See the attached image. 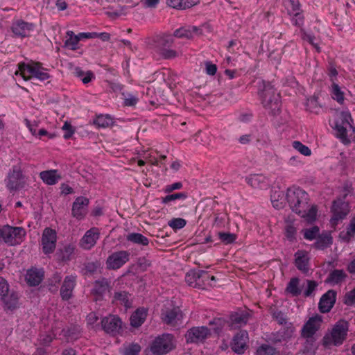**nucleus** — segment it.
<instances>
[{
    "label": "nucleus",
    "instance_id": "f257e3e1",
    "mask_svg": "<svg viewBox=\"0 0 355 355\" xmlns=\"http://www.w3.org/2000/svg\"><path fill=\"white\" fill-rule=\"evenodd\" d=\"M18 69L15 75H20L25 81L36 79L41 82L51 78L48 69L43 67L40 62L30 60L28 62H20L17 64Z\"/></svg>",
    "mask_w": 355,
    "mask_h": 355
},
{
    "label": "nucleus",
    "instance_id": "f03ea898",
    "mask_svg": "<svg viewBox=\"0 0 355 355\" xmlns=\"http://www.w3.org/2000/svg\"><path fill=\"white\" fill-rule=\"evenodd\" d=\"M349 331V324L345 320L336 322L331 329L325 334L322 338V345L325 347L329 346H340L347 338Z\"/></svg>",
    "mask_w": 355,
    "mask_h": 355
},
{
    "label": "nucleus",
    "instance_id": "7ed1b4c3",
    "mask_svg": "<svg viewBox=\"0 0 355 355\" xmlns=\"http://www.w3.org/2000/svg\"><path fill=\"white\" fill-rule=\"evenodd\" d=\"M155 48L164 59H173L178 56V51L172 49L178 43L173 36L168 33H162L156 35L153 40Z\"/></svg>",
    "mask_w": 355,
    "mask_h": 355
},
{
    "label": "nucleus",
    "instance_id": "20e7f679",
    "mask_svg": "<svg viewBox=\"0 0 355 355\" xmlns=\"http://www.w3.org/2000/svg\"><path fill=\"white\" fill-rule=\"evenodd\" d=\"M286 200L293 211L303 212L302 208L307 207L309 194L298 187H291L287 189Z\"/></svg>",
    "mask_w": 355,
    "mask_h": 355
},
{
    "label": "nucleus",
    "instance_id": "39448f33",
    "mask_svg": "<svg viewBox=\"0 0 355 355\" xmlns=\"http://www.w3.org/2000/svg\"><path fill=\"white\" fill-rule=\"evenodd\" d=\"M176 347V340L171 334H162L156 337L150 345V351L154 355H164Z\"/></svg>",
    "mask_w": 355,
    "mask_h": 355
},
{
    "label": "nucleus",
    "instance_id": "423d86ee",
    "mask_svg": "<svg viewBox=\"0 0 355 355\" xmlns=\"http://www.w3.org/2000/svg\"><path fill=\"white\" fill-rule=\"evenodd\" d=\"M259 95L261 98V103L266 108H270L272 105L275 107L272 110L273 114H276L277 112L279 110V95H275V89L272 85L268 82L262 81L261 85L259 86Z\"/></svg>",
    "mask_w": 355,
    "mask_h": 355
},
{
    "label": "nucleus",
    "instance_id": "0eeeda50",
    "mask_svg": "<svg viewBox=\"0 0 355 355\" xmlns=\"http://www.w3.org/2000/svg\"><path fill=\"white\" fill-rule=\"evenodd\" d=\"M352 118L349 112H341L335 121L334 130L336 132V137L343 142L348 141L347 130L352 128Z\"/></svg>",
    "mask_w": 355,
    "mask_h": 355
},
{
    "label": "nucleus",
    "instance_id": "6e6552de",
    "mask_svg": "<svg viewBox=\"0 0 355 355\" xmlns=\"http://www.w3.org/2000/svg\"><path fill=\"white\" fill-rule=\"evenodd\" d=\"M26 236V231L21 227H12L8 225L2 227V239L9 245L20 243Z\"/></svg>",
    "mask_w": 355,
    "mask_h": 355
},
{
    "label": "nucleus",
    "instance_id": "1a4fd4ad",
    "mask_svg": "<svg viewBox=\"0 0 355 355\" xmlns=\"http://www.w3.org/2000/svg\"><path fill=\"white\" fill-rule=\"evenodd\" d=\"M211 335L210 329L205 327H193L190 328L185 334L187 343H203Z\"/></svg>",
    "mask_w": 355,
    "mask_h": 355
},
{
    "label": "nucleus",
    "instance_id": "9d476101",
    "mask_svg": "<svg viewBox=\"0 0 355 355\" xmlns=\"http://www.w3.org/2000/svg\"><path fill=\"white\" fill-rule=\"evenodd\" d=\"M56 243V231L50 227H46L43 231L41 240L42 252L45 254H52L55 249Z\"/></svg>",
    "mask_w": 355,
    "mask_h": 355
},
{
    "label": "nucleus",
    "instance_id": "9b49d317",
    "mask_svg": "<svg viewBox=\"0 0 355 355\" xmlns=\"http://www.w3.org/2000/svg\"><path fill=\"white\" fill-rule=\"evenodd\" d=\"M130 256V253L126 250H120L112 253L106 260L107 268L119 269L129 261Z\"/></svg>",
    "mask_w": 355,
    "mask_h": 355
},
{
    "label": "nucleus",
    "instance_id": "f8f14e48",
    "mask_svg": "<svg viewBox=\"0 0 355 355\" xmlns=\"http://www.w3.org/2000/svg\"><path fill=\"white\" fill-rule=\"evenodd\" d=\"M322 322V316L318 314L309 318L302 328V337L304 338H313V336L320 329Z\"/></svg>",
    "mask_w": 355,
    "mask_h": 355
},
{
    "label": "nucleus",
    "instance_id": "ddd939ff",
    "mask_svg": "<svg viewBox=\"0 0 355 355\" xmlns=\"http://www.w3.org/2000/svg\"><path fill=\"white\" fill-rule=\"evenodd\" d=\"M182 312L178 306L166 309L162 313L164 323L173 327L180 325L182 323Z\"/></svg>",
    "mask_w": 355,
    "mask_h": 355
},
{
    "label": "nucleus",
    "instance_id": "4468645a",
    "mask_svg": "<svg viewBox=\"0 0 355 355\" xmlns=\"http://www.w3.org/2000/svg\"><path fill=\"white\" fill-rule=\"evenodd\" d=\"M89 200L83 196L77 197L72 204L71 216L78 220H83L87 214Z\"/></svg>",
    "mask_w": 355,
    "mask_h": 355
},
{
    "label": "nucleus",
    "instance_id": "2eb2a0df",
    "mask_svg": "<svg viewBox=\"0 0 355 355\" xmlns=\"http://www.w3.org/2000/svg\"><path fill=\"white\" fill-rule=\"evenodd\" d=\"M35 26L33 23L16 19L12 21L10 29L15 37L22 38L28 37L34 31Z\"/></svg>",
    "mask_w": 355,
    "mask_h": 355
},
{
    "label": "nucleus",
    "instance_id": "dca6fc26",
    "mask_svg": "<svg viewBox=\"0 0 355 355\" xmlns=\"http://www.w3.org/2000/svg\"><path fill=\"white\" fill-rule=\"evenodd\" d=\"M250 314L245 311L232 312L227 322L230 329H237L245 326L249 320Z\"/></svg>",
    "mask_w": 355,
    "mask_h": 355
},
{
    "label": "nucleus",
    "instance_id": "f3484780",
    "mask_svg": "<svg viewBox=\"0 0 355 355\" xmlns=\"http://www.w3.org/2000/svg\"><path fill=\"white\" fill-rule=\"evenodd\" d=\"M248 333L245 330H241L233 338L231 348L233 352L238 354H242L247 348L248 341Z\"/></svg>",
    "mask_w": 355,
    "mask_h": 355
},
{
    "label": "nucleus",
    "instance_id": "a211bd4d",
    "mask_svg": "<svg viewBox=\"0 0 355 355\" xmlns=\"http://www.w3.org/2000/svg\"><path fill=\"white\" fill-rule=\"evenodd\" d=\"M336 291L332 289L324 293L318 303L319 311L322 313H329L336 303Z\"/></svg>",
    "mask_w": 355,
    "mask_h": 355
},
{
    "label": "nucleus",
    "instance_id": "6ab92c4d",
    "mask_svg": "<svg viewBox=\"0 0 355 355\" xmlns=\"http://www.w3.org/2000/svg\"><path fill=\"white\" fill-rule=\"evenodd\" d=\"M100 237V230L97 227H92L87 230L80 240V245L85 250L93 248Z\"/></svg>",
    "mask_w": 355,
    "mask_h": 355
},
{
    "label": "nucleus",
    "instance_id": "aec40b11",
    "mask_svg": "<svg viewBox=\"0 0 355 355\" xmlns=\"http://www.w3.org/2000/svg\"><path fill=\"white\" fill-rule=\"evenodd\" d=\"M103 330L112 335L119 333L121 328L122 322L121 319L116 315H110L105 317L101 320Z\"/></svg>",
    "mask_w": 355,
    "mask_h": 355
},
{
    "label": "nucleus",
    "instance_id": "412c9836",
    "mask_svg": "<svg viewBox=\"0 0 355 355\" xmlns=\"http://www.w3.org/2000/svg\"><path fill=\"white\" fill-rule=\"evenodd\" d=\"M44 278V270L42 268L31 267L26 270L25 281L29 286H37Z\"/></svg>",
    "mask_w": 355,
    "mask_h": 355
},
{
    "label": "nucleus",
    "instance_id": "4be33fe9",
    "mask_svg": "<svg viewBox=\"0 0 355 355\" xmlns=\"http://www.w3.org/2000/svg\"><path fill=\"white\" fill-rule=\"evenodd\" d=\"M295 266L298 270L306 274L310 269V257L306 250H299L295 254Z\"/></svg>",
    "mask_w": 355,
    "mask_h": 355
},
{
    "label": "nucleus",
    "instance_id": "5701e85b",
    "mask_svg": "<svg viewBox=\"0 0 355 355\" xmlns=\"http://www.w3.org/2000/svg\"><path fill=\"white\" fill-rule=\"evenodd\" d=\"M76 275H71L64 277L60 288V296L63 300H68L72 297L73 291L76 285Z\"/></svg>",
    "mask_w": 355,
    "mask_h": 355
},
{
    "label": "nucleus",
    "instance_id": "b1692460",
    "mask_svg": "<svg viewBox=\"0 0 355 355\" xmlns=\"http://www.w3.org/2000/svg\"><path fill=\"white\" fill-rule=\"evenodd\" d=\"M109 290V284L107 279H101L95 281L94 283L92 294L94 295L96 301L101 300L103 295Z\"/></svg>",
    "mask_w": 355,
    "mask_h": 355
},
{
    "label": "nucleus",
    "instance_id": "393cba45",
    "mask_svg": "<svg viewBox=\"0 0 355 355\" xmlns=\"http://www.w3.org/2000/svg\"><path fill=\"white\" fill-rule=\"evenodd\" d=\"M40 178L47 185H55L61 179V175L57 170L51 169L40 173Z\"/></svg>",
    "mask_w": 355,
    "mask_h": 355
},
{
    "label": "nucleus",
    "instance_id": "a878e982",
    "mask_svg": "<svg viewBox=\"0 0 355 355\" xmlns=\"http://www.w3.org/2000/svg\"><path fill=\"white\" fill-rule=\"evenodd\" d=\"M347 277V273L343 270L334 269L328 275L326 282L332 285H338L343 282Z\"/></svg>",
    "mask_w": 355,
    "mask_h": 355
},
{
    "label": "nucleus",
    "instance_id": "bb28decb",
    "mask_svg": "<svg viewBox=\"0 0 355 355\" xmlns=\"http://www.w3.org/2000/svg\"><path fill=\"white\" fill-rule=\"evenodd\" d=\"M66 40L64 42V47L69 50L77 51L80 48L78 36L72 31H67Z\"/></svg>",
    "mask_w": 355,
    "mask_h": 355
},
{
    "label": "nucleus",
    "instance_id": "cd10ccee",
    "mask_svg": "<svg viewBox=\"0 0 355 355\" xmlns=\"http://www.w3.org/2000/svg\"><path fill=\"white\" fill-rule=\"evenodd\" d=\"M147 316V309L144 308L137 309L130 317V324L132 327L137 328L146 320Z\"/></svg>",
    "mask_w": 355,
    "mask_h": 355
},
{
    "label": "nucleus",
    "instance_id": "c85d7f7f",
    "mask_svg": "<svg viewBox=\"0 0 355 355\" xmlns=\"http://www.w3.org/2000/svg\"><path fill=\"white\" fill-rule=\"evenodd\" d=\"M266 178L261 174H252L245 178L248 184L254 188H263L267 186Z\"/></svg>",
    "mask_w": 355,
    "mask_h": 355
},
{
    "label": "nucleus",
    "instance_id": "c756f323",
    "mask_svg": "<svg viewBox=\"0 0 355 355\" xmlns=\"http://www.w3.org/2000/svg\"><path fill=\"white\" fill-rule=\"evenodd\" d=\"M300 280L298 277H293L290 279L285 288V292L292 297H298L302 294V287L300 285Z\"/></svg>",
    "mask_w": 355,
    "mask_h": 355
},
{
    "label": "nucleus",
    "instance_id": "7c9ffc66",
    "mask_svg": "<svg viewBox=\"0 0 355 355\" xmlns=\"http://www.w3.org/2000/svg\"><path fill=\"white\" fill-rule=\"evenodd\" d=\"M332 220H339L345 218L348 214L347 205L343 202H334L332 205Z\"/></svg>",
    "mask_w": 355,
    "mask_h": 355
},
{
    "label": "nucleus",
    "instance_id": "2f4dec72",
    "mask_svg": "<svg viewBox=\"0 0 355 355\" xmlns=\"http://www.w3.org/2000/svg\"><path fill=\"white\" fill-rule=\"evenodd\" d=\"M200 2V0H167V4L173 8L185 10L190 8Z\"/></svg>",
    "mask_w": 355,
    "mask_h": 355
},
{
    "label": "nucleus",
    "instance_id": "473e14b6",
    "mask_svg": "<svg viewBox=\"0 0 355 355\" xmlns=\"http://www.w3.org/2000/svg\"><path fill=\"white\" fill-rule=\"evenodd\" d=\"M121 98L123 101V105L125 107H134L139 100L137 92H123L121 93Z\"/></svg>",
    "mask_w": 355,
    "mask_h": 355
},
{
    "label": "nucleus",
    "instance_id": "72a5a7b5",
    "mask_svg": "<svg viewBox=\"0 0 355 355\" xmlns=\"http://www.w3.org/2000/svg\"><path fill=\"white\" fill-rule=\"evenodd\" d=\"M197 31L198 28L196 26H193L192 28L181 27L176 29L172 35L174 39L179 38L189 40L192 38L193 33Z\"/></svg>",
    "mask_w": 355,
    "mask_h": 355
},
{
    "label": "nucleus",
    "instance_id": "f704fd0d",
    "mask_svg": "<svg viewBox=\"0 0 355 355\" xmlns=\"http://www.w3.org/2000/svg\"><path fill=\"white\" fill-rule=\"evenodd\" d=\"M303 212L297 213L299 216H300L302 218H304L308 223H313L316 220L317 213H318V208L316 205H312L311 207H309V205H307V207H305L304 208H302Z\"/></svg>",
    "mask_w": 355,
    "mask_h": 355
},
{
    "label": "nucleus",
    "instance_id": "c9c22d12",
    "mask_svg": "<svg viewBox=\"0 0 355 355\" xmlns=\"http://www.w3.org/2000/svg\"><path fill=\"white\" fill-rule=\"evenodd\" d=\"M126 240L142 246H147L149 244V239L140 233H130L126 236Z\"/></svg>",
    "mask_w": 355,
    "mask_h": 355
},
{
    "label": "nucleus",
    "instance_id": "e433bc0d",
    "mask_svg": "<svg viewBox=\"0 0 355 355\" xmlns=\"http://www.w3.org/2000/svg\"><path fill=\"white\" fill-rule=\"evenodd\" d=\"M330 92L331 98L338 104L343 105L344 103L345 94L337 83L331 84Z\"/></svg>",
    "mask_w": 355,
    "mask_h": 355
},
{
    "label": "nucleus",
    "instance_id": "4c0bfd02",
    "mask_svg": "<svg viewBox=\"0 0 355 355\" xmlns=\"http://www.w3.org/2000/svg\"><path fill=\"white\" fill-rule=\"evenodd\" d=\"M332 243V238L329 234H322L316 239L313 247L318 250H324Z\"/></svg>",
    "mask_w": 355,
    "mask_h": 355
},
{
    "label": "nucleus",
    "instance_id": "58836bf2",
    "mask_svg": "<svg viewBox=\"0 0 355 355\" xmlns=\"http://www.w3.org/2000/svg\"><path fill=\"white\" fill-rule=\"evenodd\" d=\"M114 301L116 304L124 306L125 309L131 306V302L129 300V294L125 291H120L115 293L114 295Z\"/></svg>",
    "mask_w": 355,
    "mask_h": 355
},
{
    "label": "nucleus",
    "instance_id": "ea45409f",
    "mask_svg": "<svg viewBox=\"0 0 355 355\" xmlns=\"http://www.w3.org/2000/svg\"><path fill=\"white\" fill-rule=\"evenodd\" d=\"M187 193L186 192H179L175 193H168L165 197L162 198V202L163 204H168L171 202L176 200L184 201L187 198Z\"/></svg>",
    "mask_w": 355,
    "mask_h": 355
},
{
    "label": "nucleus",
    "instance_id": "a19ab883",
    "mask_svg": "<svg viewBox=\"0 0 355 355\" xmlns=\"http://www.w3.org/2000/svg\"><path fill=\"white\" fill-rule=\"evenodd\" d=\"M297 227L293 223H288L285 226L284 235L288 241L294 242L297 240Z\"/></svg>",
    "mask_w": 355,
    "mask_h": 355
},
{
    "label": "nucleus",
    "instance_id": "79ce46f5",
    "mask_svg": "<svg viewBox=\"0 0 355 355\" xmlns=\"http://www.w3.org/2000/svg\"><path fill=\"white\" fill-rule=\"evenodd\" d=\"M185 281L188 284L189 286L194 287V288H198L200 287L201 285H200V280H199V275H198V271H190L189 272L187 273L185 277Z\"/></svg>",
    "mask_w": 355,
    "mask_h": 355
},
{
    "label": "nucleus",
    "instance_id": "37998d69",
    "mask_svg": "<svg viewBox=\"0 0 355 355\" xmlns=\"http://www.w3.org/2000/svg\"><path fill=\"white\" fill-rule=\"evenodd\" d=\"M94 123L101 128H107L113 123V119L109 114H100L96 116Z\"/></svg>",
    "mask_w": 355,
    "mask_h": 355
},
{
    "label": "nucleus",
    "instance_id": "c03bdc74",
    "mask_svg": "<svg viewBox=\"0 0 355 355\" xmlns=\"http://www.w3.org/2000/svg\"><path fill=\"white\" fill-rule=\"evenodd\" d=\"M303 236L306 240L313 241L316 239L320 233V229L318 226L315 225L310 228H305L302 230Z\"/></svg>",
    "mask_w": 355,
    "mask_h": 355
},
{
    "label": "nucleus",
    "instance_id": "a18cd8bd",
    "mask_svg": "<svg viewBox=\"0 0 355 355\" xmlns=\"http://www.w3.org/2000/svg\"><path fill=\"white\" fill-rule=\"evenodd\" d=\"M288 14L292 16L291 22L292 24L297 27H302L304 23V17L302 14V10H297L293 12H288Z\"/></svg>",
    "mask_w": 355,
    "mask_h": 355
},
{
    "label": "nucleus",
    "instance_id": "49530a36",
    "mask_svg": "<svg viewBox=\"0 0 355 355\" xmlns=\"http://www.w3.org/2000/svg\"><path fill=\"white\" fill-rule=\"evenodd\" d=\"M226 323V321L222 318H214L213 320L209 322V324L212 327L213 330L215 333H220L223 329Z\"/></svg>",
    "mask_w": 355,
    "mask_h": 355
},
{
    "label": "nucleus",
    "instance_id": "de8ad7c7",
    "mask_svg": "<svg viewBox=\"0 0 355 355\" xmlns=\"http://www.w3.org/2000/svg\"><path fill=\"white\" fill-rule=\"evenodd\" d=\"M302 353L304 355H315V347L314 346V340L313 338H305Z\"/></svg>",
    "mask_w": 355,
    "mask_h": 355
},
{
    "label": "nucleus",
    "instance_id": "09e8293b",
    "mask_svg": "<svg viewBox=\"0 0 355 355\" xmlns=\"http://www.w3.org/2000/svg\"><path fill=\"white\" fill-rule=\"evenodd\" d=\"M257 355H275L276 349L269 345L262 344L256 351Z\"/></svg>",
    "mask_w": 355,
    "mask_h": 355
},
{
    "label": "nucleus",
    "instance_id": "8fccbe9b",
    "mask_svg": "<svg viewBox=\"0 0 355 355\" xmlns=\"http://www.w3.org/2000/svg\"><path fill=\"white\" fill-rule=\"evenodd\" d=\"M9 309H14L17 306L18 297L16 293H11L10 297L6 295L1 299Z\"/></svg>",
    "mask_w": 355,
    "mask_h": 355
},
{
    "label": "nucleus",
    "instance_id": "3c124183",
    "mask_svg": "<svg viewBox=\"0 0 355 355\" xmlns=\"http://www.w3.org/2000/svg\"><path fill=\"white\" fill-rule=\"evenodd\" d=\"M199 275V283L200 287L199 288L204 289L207 286H212V284L209 282L210 275L208 272L205 270H198Z\"/></svg>",
    "mask_w": 355,
    "mask_h": 355
},
{
    "label": "nucleus",
    "instance_id": "603ef678",
    "mask_svg": "<svg viewBox=\"0 0 355 355\" xmlns=\"http://www.w3.org/2000/svg\"><path fill=\"white\" fill-rule=\"evenodd\" d=\"M218 237L221 242L225 245L233 243L236 239V235L230 232H218Z\"/></svg>",
    "mask_w": 355,
    "mask_h": 355
},
{
    "label": "nucleus",
    "instance_id": "864d4df0",
    "mask_svg": "<svg viewBox=\"0 0 355 355\" xmlns=\"http://www.w3.org/2000/svg\"><path fill=\"white\" fill-rule=\"evenodd\" d=\"M186 224V220L182 218H174L168 222V226L175 231L183 228Z\"/></svg>",
    "mask_w": 355,
    "mask_h": 355
},
{
    "label": "nucleus",
    "instance_id": "5fc2aeb1",
    "mask_svg": "<svg viewBox=\"0 0 355 355\" xmlns=\"http://www.w3.org/2000/svg\"><path fill=\"white\" fill-rule=\"evenodd\" d=\"M354 236H355V216L351 219L350 223L347 227V231L345 235L343 236V239L349 241Z\"/></svg>",
    "mask_w": 355,
    "mask_h": 355
},
{
    "label": "nucleus",
    "instance_id": "6e6d98bb",
    "mask_svg": "<svg viewBox=\"0 0 355 355\" xmlns=\"http://www.w3.org/2000/svg\"><path fill=\"white\" fill-rule=\"evenodd\" d=\"M293 147L296 150H297L299 153H300L302 155H303L304 156H309L311 155V149L306 145L301 143L300 141H293Z\"/></svg>",
    "mask_w": 355,
    "mask_h": 355
},
{
    "label": "nucleus",
    "instance_id": "4d7b16f0",
    "mask_svg": "<svg viewBox=\"0 0 355 355\" xmlns=\"http://www.w3.org/2000/svg\"><path fill=\"white\" fill-rule=\"evenodd\" d=\"M64 131L63 137L64 139H69L75 133V128L67 121L64 122L62 128Z\"/></svg>",
    "mask_w": 355,
    "mask_h": 355
},
{
    "label": "nucleus",
    "instance_id": "13d9d810",
    "mask_svg": "<svg viewBox=\"0 0 355 355\" xmlns=\"http://www.w3.org/2000/svg\"><path fill=\"white\" fill-rule=\"evenodd\" d=\"M141 346L137 343H132L125 348L124 355H139Z\"/></svg>",
    "mask_w": 355,
    "mask_h": 355
},
{
    "label": "nucleus",
    "instance_id": "bf43d9fd",
    "mask_svg": "<svg viewBox=\"0 0 355 355\" xmlns=\"http://www.w3.org/2000/svg\"><path fill=\"white\" fill-rule=\"evenodd\" d=\"M327 73L330 81L331 82V84L336 83L338 72L333 63L329 64Z\"/></svg>",
    "mask_w": 355,
    "mask_h": 355
},
{
    "label": "nucleus",
    "instance_id": "052dcab7",
    "mask_svg": "<svg viewBox=\"0 0 355 355\" xmlns=\"http://www.w3.org/2000/svg\"><path fill=\"white\" fill-rule=\"evenodd\" d=\"M343 303L349 306L355 304V288L345 293L343 297Z\"/></svg>",
    "mask_w": 355,
    "mask_h": 355
},
{
    "label": "nucleus",
    "instance_id": "680f3d73",
    "mask_svg": "<svg viewBox=\"0 0 355 355\" xmlns=\"http://www.w3.org/2000/svg\"><path fill=\"white\" fill-rule=\"evenodd\" d=\"M307 287L304 292V296L308 297L312 295L318 286V283L314 280H306Z\"/></svg>",
    "mask_w": 355,
    "mask_h": 355
},
{
    "label": "nucleus",
    "instance_id": "e2e57ef3",
    "mask_svg": "<svg viewBox=\"0 0 355 355\" xmlns=\"http://www.w3.org/2000/svg\"><path fill=\"white\" fill-rule=\"evenodd\" d=\"M21 172L19 171L13 170L12 174L10 176L8 181V187L11 189H17L18 183L16 180L21 176Z\"/></svg>",
    "mask_w": 355,
    "mask_h": 355
},
{
    "label": "nucleus",
    "instance_id": "0e129e2a",
    "mask_svg": "<svg viewBox=\"0 0 355 355\" xmlns=\"http://www.w3.org/2000/svg\"><path fill=\"white\" fill-rule=\"evenodd\" d=\"M9 291V286L7 281L0 277V299L3 298L6 295H8Z\"/></svg>",
    "mask_w": 355,
    "mask_h": 355
},
{
    "label": "nucleus",
    "instance_id": "69168bd1",
    "mask_svg": "<svg viewBox=\"0 0 355 355\" xmlns=\"http://www.w3.org/2000/svg\"><path fill=\"white\" fill-rule=\"evenodd\" d=\"M183 187V184L181 182H174L171 184H168L164 187V191L166 193H171L175 190L181 189Z\"/></svg>",
    "mask_w": 355,
    "mask_h": 355
},
{
    "label": "nucleus",
    "instance_id": "338daca9",
    "mask_svg": "<svg viewBox=\"0 0 355 355\" xmlns=\"http://www.w3.org/2000/svg\"><path fill=\"white\" fill-rule=\"evenodd\" d=\"M205 64V73L209 76H214L217 72L216 64L212 63L211 61H207Z\"/></svg>",
    "mask_w": 355,
    "mask_h": 355
},
{
    "label": "nucleus",
    "instance_id": "774afa93",
    "mask_svg": "<svg viewBox=\"0 0 355 355\" xmlns=\"http://www.w3.org/2000/svg\"><path fill=\"white\" fill-rule=\"evenodd\" d=\"M75 247L73 245H67L64 247L62 251V257L65 260H69L71 256L73 254Z\"/></svg>",
    "mask_w": 355,
    "mask_h": 355
}]
</instances>
